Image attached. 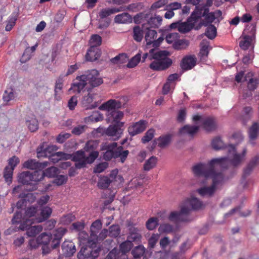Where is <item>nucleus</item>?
I'll return each mask as SVG.
<instances>
[{"mask_svg":"<svg viewBox=\"0 0 259 259\" xmlns=\"http://www.w3.org/2000/svg\"><path fill=\"white\" fill-rule=\"evenodd\" d=\"M228 156L213 158L208 163H200L193 167V171L196 176H204L211 178L212 184L210 186H203L197 190L198 193L202 197L212 196L215 191L221 186L224 182V176L221 171H217L219 168H227L229 164L236 166L244 160L247 153L244 148L241 154H237L234 146L230 145L228 147Z\"/></svg>","mask_w":259,"mask_h":259,"instance_id":"f257e3e1","label":"nucleus"},{"mask_svg":"<svg viewBox=\"0 0 259 259\" xmlns=\"http://www.w3.org/2000/svg\"><path fill=\"white\" fill-rule=\"evenodd\" d=\"M168 52L166 51H157L155 49H151L148 53H145L143 57V62L146 59L153 61L149 67L153 70L160 71L169 67L172 64V60L167 57Z\"/></svg>","mask_w":259,"mask_h":259,"instance_id":"f03ea898","label":"nucleus"},{"mask_svg":"<svg viewBox=\"0 0 259 259\" xmlns=\"http://www.w3.org/2000/svg\"><path fill=\"white\" fill-rule=\"evenodd\" d=\"M203 203L195 197L187 199L185 205L182 207L180 211L171 212L168 217L170 221L175 222H190L192 220L189 215L191 210H198L203 207Z\"/></svg>","mask_w":259,"mask_h":259,"instance_id":"7ed1b4c3","label":"nucleus"},{"mask_svg":"<svg viewBox=\"0 0 259 259\" xmlns=\"http://www.w3.org/2000/svg\"><path fill=\"white\" fill-rule=\"evenodd\" d=\"M55 150V147L53 146H49L46 148H44V145L40 146L37 149V156L38 158L48 157L49 160L54 163H57L62 159H69L71 157L70 154L62 152L52 153Z\"/></svg>","mask_w":259,"mask_h":259,"instance_id":"20e7f679","label":"nucleus"},{"mask_svg":"<svg viewBox=\"0 0 259 259\" xmlns=\"http://www.w3.org/2000/svg\"><path fill=\"white\" fill-rule=\"evenodd\" d=\"M99 156L98 151H93L86 156L84 151L78 150L74 152L71 157L75 163V167L80 169L85 167L88 164H92Z\"/></svg>","mask_w":259,"mask_h":259,"instance_id":"39448f33","label":"nucleus"},{"mask_svg":"<svg viewBox=\"0 0 259 259\" xmlns=\"http://www.w3.org/2000/svg\"><path fill=\"white\" fill-rule=\"evenodd\" d=\"M38 211V206H32L28 207L25 211V215L23 217L21 212L17 211L14 215L12 223L13 224H21L26 219L31 220L36 222V218Z\"/></svg>","mask_w":259,"mask_h":259,"instance_id":"423d86ee","label":"nucleus"},{"mask_svg":"<svg viewBox=\"0 0 259 259\" xmlns=\"http://www.w3.org/2000/svg\"><path fill=\"white\" fill-rule=\"evenodd\" d=\"M43 179L41 171L35 170L32 172L23 171L18 176V181L24 185H35L38 182Z\"/></svg>","mask_w":259,"mask_h":259,"instance_id":"0eeeda50","label":"nucleus"},{"mask_svg":"<svg viewBox=\"0 0 259 259\" xmlns=\"http://www.w3.org/2000/svg\"><path fill=\"white\" fill-rule=\"evenodd\" d=\"M250 31V35H244L242 39L239 42L240 47L246 50L251 48V50L253 51V46H252V42L255 38V25L251 24L250 26H247L244 31L243 34L247 33Z\"/></svg>","mask_w":259,"mask_h":259,"instance_id":"6e6552de","label":"nucleus"},{"mask_svg":"<svg viewBox=\"0 0 259 259\" xmlns=\"http://www.w3.org/2000/svg\"><path fill=\"white\" fill-rule=\"evenodd\" d=\"M193 120L196 123H201L202 127L207 132L213 131L217 128L215 119L212 117H204L201 115H195L193 117Z\"/></svg>","mask_w":259,"mask_h":259,"instance_id":"1a4fd4ad","label":"nucleus"},{"mask_svg":"<svg viewBox=\"0 0 259 259\" xmlns=\"http://www.w3.org/2000/svg\"><path fill=\"white\" fill-rule=\"evenodd\" d=\"M35 222L31 220L26 219L23 223L20 224L19 229L21 230H26V234L29 237H34L42 230V226L40 225L30 226Z\"/></svg>","mask_w":259,"mask_h":259,"instance_id":"9d476101","label":"nucleus"},{"mask_svg":"<svg viewBox=\"0 0 259 259\" xmlns=\"http://www.w3.org/2000/svg\"><path fill=\"white\" fill-rule=\"evenodd\" d=\"M101 149L106 150L103 155V158L106 160H110L112 158L118 157L117 144L115 142L103 143Z\"/></svg>","mask_w":259,"mask_h":259,"instance_id":"9b49d317","label":"nucleus"},{"mask_svg":"<svg viewBox=\"0 0 259 259\" xmlns=\"http://www.w3.org/2000/svg\"><path fill=\"white\" fill-rule=\"evenodd\" d=\"M198 15L197 17L195 16V13H193L191 16V18H199L201 16L204 17V19L201 22L202 25L206 26L208 24H211L215 20V17L214 13L213 12L209 13V9L206 7H203V9L201 8L200 11L197 12Z\"/></svg>","mask_w":259,"mask_h":259,"instance_id":"f8f14e48","label":"nucleus"},{"mask_svg":"<svg viewBox=\"0 0 259 259\" xmlns=\"http://www.w3.org/2000/svg\"><path fill=\"white\" fill-rule=\"evenodd\" d=\"M88 82L87 78L84 74L77 76L72 83L69 91H72L74 93H79L83 91Z\"/></svg>","mask_w":259,"mask_h":259,"instance_id":"ddd939ff","label":"nucleus"},{"mask_svg":"<svg viewBox=\"0 0 259 259\" xmlns=\"http://www.w3.org/2000/svg\"><path fill=\"white\" fill-rule=\"evenodd\" d=\"M117 169L113 170L109 176V177L107 176H104L101 178L98 183V186L101 189H107L115 179L119 177L122 178L120 176H118Z\"/></svg>","mask_w":259,"mask_h":259,"instance_id":"4468645a","label":"nucleus"},{"mask_svg":"<svg viewBox=\"0 0 259 259\" xmlns=\"http://www.w3.org/2000/svg\"><path fill=\"white\" fill-rule=\"evenodd\" d=\"M88 83L92 87H96L103 83V79L99 76V72L96 69L89 70L84 74Z\"/></svg>","mask_w":259,"mask_h":259,"instance_id":"2eb2a0df","label":"nucleus"},{"mask_svg":"<svg viewBox=\"0 0 259 259\" xmlns=\"http://www.w3.org/2000/svg\"><path fill=\"white\" fill-rule=\"evenodd\" d=\"M106 114V120L108 123L123 125V123L120 121L123 116L122 112L117 109Z\"/></svg>","mask_w":259,"mask_h":259,"instance_id":"dca6fc26","label":"nucleus"},{"mask_svg":"<svg viewBox=\"0 0 259 259\" xmlns=\"http://www.w3.org/2000/svg\"><path fill=\"white\" fill-rule=\"evenodd\" d=\"M52 213V208L48 206L39 207L36 223H40L47 220Z\"/></svg>","mask_w":259,"mask_h":259,"instance_id":"f3484780","label":"nucleus"},{"mask_svg":"<svg viewBox=\"0 0 259 259\" xmlns=\"http://www.w3.org/2000/svg\"><path fill=\"white\" fill-rule=\"evenodd\" d=\"M48 164V161L38 162L35 159H29L24 163L23 166L29 169H38L37 171H41V170L46 167Z\"/></svg>","mask_w":259,"mask_h":259,"instance_id":"a211bd4d","label":"nucleus"},{"mask_svg":"<svg viewBox=\"0 0 259 259\" xmlns=\"http://www.w3.org/2000/svg\"><path fill=\"white\" fill-rule=\"evenodd\" d=\"M121 106V103L115 100L111 99L103 103L99 107L101 110L106 111V113L117 110Z\"/></svg>","mask_w":259,"mask_h":259,"instance_id":"6ab92c4d","label":"nucleus"},{"mask_svg":"<svg viewBox=\"0 0 259 259\" xmlns=\"http://www.w3.org/2000/svg\"><path fill=\"white\" fill-rule=\"evenodd\" d=\"M146 122L140 120L128 127V132L132 136H134L143 132L146 128Z\"/></svg>","mask_w":259,"mask_h":259,"instance_id":"aec40b11","label":"nucleus"},{"mask_svg":"<svg viewBox=\"0 0 259 259\" xmlns=\"http://www.w3.org/2000/svg\"><path fill=\"white\" fill-rule=\"evenodd\" d=\"M196 64V59L194 56H187L183 59L181 67L183 70H188L194 67Z\"/></svg>","mask_w":259,"mask_h":259,"instance_id":"412c9836","label":"nucleus"},{"mask_svg":"<svg viewBox=\"0 0 259 259\" xmlns=\"http://www.w3.org/2000/svg\"><path fill=\"white\" fill-rule=\"evenodd\" d=\"M201 49L199 53V57L201 61H206L209 54V51L212 49L209 45V42L203 40L200 44Z\"/></svg>","mask_w":259,"mask_h":259,"instance_id":"4be33fe9","label":"nucleus"},{"mask_svg":"<svg viewBox=\"0 0 259 259\" xmlns=\"http://www.w3.org/2000/svg\"><path fill=\"white\" fill-rule=\"evenodd\" d=\"M101 56V51L95 46H91L85 55L87 61H94L97 60Z\"/></svg>","mask_w":259,"mask_h":259,"instance_id":"5701e85b","label":"nucleus"},{"mask_svg":"<svg viewBox=\"0 0 259 259\" xmlns=\"http://www.w3.org/2000/svg\"><path fill=\"white\" fill-rule=\"evenodd\" d=\"M248 133L250 144L254 145V141L259 134V123L254 122L249 128Z\"/></svg>","mask_w":259,"mask_h":259,"instance_id":"b1692460","label":"nucleus"},{"mask_svg":"<svg viewBox=\"0 0 259 259\" xmlns=\"http://www.w3.org/2000/svg\"><path fill=\"white\" fill-rule=\"evenodd\" d=\"M22 198V199L19 200L16 203V206L18 209H22L24 207H25L26 206L27 201L32 203L36 199L35 195L32 193H28Z\"/></svg>","mask_w":259,"mask_h":259,"instance_id":"393cba45","label":"nucleus"},{"mask_svg":"<svg viewBox=\"0 0 259 259\" xmlns=\"http://www.w3.org/2000/svg\"><path fill=\"white\" fill-rule=\"evenodd\" d=\"M122 125L119 124H112L106 130L105 134L108 136L116 137L118 138L122 133L120 127Z\"/></svg>","mask_w":259,"mask_h":259,"instance_id":"a878e982","label":"nucleus"},{"mask_svg":"<svg viewBox=\"0 0 259 259\" xmlns=\"http://www.w3.org/2000/svg\"><path fill=\"white\" fill-rule=\"evenodd\" d=\"M258 164L259 156H256L250 161L246 168L244 169L243 178L245 179L246 177L249 175L253 169Z\"/></svg>","mask_w":259,"mask_h":259,"instance_id":"bb28decb","label":"nucleus"},{"mask_svg":"<svg viewBox=\"0 0 259 259\" xmlns=\"http://www.w3.org/2000/svg\"><path fill=\"white\" fill-rule=\"evenodd\" d=\"M62 249L63 253L67 256H70L76 251L75 245L72 242L65 241L62 245Z\"/></svg>","mask_w":259,"mask_h":259,"instance_id":"cd10ccee","label":"nucleus"},{"mask_svg":"<svg viewBox=\"0 0 259 259\" xmlns=\"http://www.w3.org/2000/svg\"><path fill=\"white\" fill-rule=\"evenodd\" d=\"M252 114V108L250 106H246L243 108L240 116V120L243 125H246L247 122L251 119Z\"/></svg>","mask_w":259,"mask_h":259,"instance_id":"c85d7f7f","label":"nucleus"},{"mask_svg":"<svg viewBox=\"0 0 259 259\" xmlns=\"http://www.w3.org/2000/svg\"><path fill=\"white\" fill-rule=\"evenodd\" d=\"M114 21L116 23H130L132 22V17L128 13H123L116 15L114 18Z\"/></svg>","mask_w":259,"mask_h":259,"instance_id":"c756f323","label":"nucleus"},{"mask_svg":"<svg viewBox=\"0 0 259 259\" xmlns=\"http://www.w3.org/2000/svg\"><path fill=\"white\" fill-rule=\"evenodd\" d=\"M123 7H120L119 8H106L101 10V11L99 13V16L101 18H106L108 16L115 14L116 13L120 12L123 11Z\"/></svg>","mask_w":259,"mask_h":259,"instance_id":"7c9ffc66","label":"nucleus"},{"mask_svg":"<svg viewBox=\"0 0 259 259\" xmlns=\"http://www.w3.org/2000/svg\"><path fill=\"white\" fill-rule=\"evenodd\" d=\"M253 73L252 72H248L245 76L244 80L248 81L247 87L249 90H254L256 88L257 85L258 83V80L256 78H252Z\"/></svg>","mask_w":259,"mask_h":259,"instance_id":"2f4dec72","label":"nucleus"},{"mask_svg":"<svg viewBox=\"0 0 259 259\" xmlns=\"http://www.w3.org/2000/svg\"><path fill=\"white\" fill-rule=\"evenodd\" d=\"M26 124L31 132H34L38 128V122L34 115H32L26 119Z\"/></svg>","mask_w":259,"mask_h":259,"instance_id":"473e14b6","label":"nucleus"},{"mask_svg":"<svg viewBox=\"0 0 259 259\" xmlns=\"http://www.w3.org/2000/svg\"><path fill=\"white\" fill-rule=\"evenodd\" d=\"M194 26V24L190 22V19L186 22H179L178 31L181 33H185L191 31L193 28Z\"/></svg>","mask_w":259,"mask_h":259,"instance_id":"72a5a7b5","label":"nucleus"},{"mask_svg":"<svg viewBox=\"0 0 259 259\" xmlns=\"http://www.w3.org/2000/svg\"><path fill=\"white\" fill-rule=\"evenodd\" d=\"M162 21V17L155 15L153 17H149L147 22L148 26L151 28H158L161 25Z\"/></svg>","mask_w":259,"mask_h":259,"instance_id":"f704fd0d","label":"nucleus"},{"mask_svg":"<svg viewBox=\"0 0 259 259\" xmlns=\"http://www.w3.org/2000/svg\"><path fill=\"white\" fill-rule=\"evenodd\" d=\"M94 98V95L90 93L83 97L82 103L87 106V109H94L97 107L96 102L92 104L93 102Z\"/></svg>","mask_w":259,"mask_h":259,"instance_id":"c9c22d12","label":"nucleus"},{"mask_svg":"<svg viewBox=\"0 0 259 259\" xmlns=\"http://www.w3.org/2000/svg\"><path fill=\"white\" fill-rule=\"evenodd\" d=\"M199 128V126L186 125L180 130V133L181 134H187L193 136L198 132Z\"/></svg>","mask_w":259,"mask_h":259,"instance_id":"e433bc0d","label":"nucleus"},{"mask_svg":"<svg viewBox=\"0 0 259 259\" xmlns=\"http://www.w3.org/2000/svg\"><path fill=\"white\" fill-rule=\"evenodd\" d=\"M141 235L139 232V230L135 228L132 227L130 229L129 234L127 236L128 240H130L131 242L133 241H139L140 240Z\"/></svg>","mask_w":259,"mask_h":259,"instance_id":"4c0bfd02","label":"nucleus"},{"mask_svg":"<svg viewBox=\"0 0 259 259\" xmlns=\"http://www.w3.org/2000/svg\"><path fill=\"white\" fill-rule=\"evenodd\" d=\"M171 136L170 135H166L160 136L155 140L158 146L163 148L168 145L171 141Z\"/></svg>","mask_w":259,"mask_h":259,"instance_id":"58836bf2","label":"nucleus"},{"mask_svg":"<svg viewBox=\"0 0 259 259\" xmlns=\"http://www.w3.org/2000/svg\"><path fill=\"white\" fill-rule=\"evenodd\" d=\"M102 227V223L100 220H97L94 221L92 224L90 228L91 231V237L97 236L99 232V231Z\"/></svg>","mask_w":259,"mask_h":259,"instance_id":"ea45409f","label":"nucleus"},{"mask_svg":"<svg viewBox=\"0 0 259 259\" xmlns=\"http://www.w3.org/2000/svg\"><path fill=\"white\" fill-rule=\"evenodd\" d=\"M157 35V32L154 30L148 29L145 34V38L147 46L152 45Z\"/></svg>","mask_w":259,"mask_h":259,"instance_id":"a19ab883","label":"nucleus"},{"mask_svg":"<svg viewBox=\"0 0 259 259\" xmlns=\"http://www.w3.org/2000/svg\"><path fill=\"white\" fill-rule=\"evenodd\" d=\"M150 14L148 13H140L137 14L134 17V20L136 24L142 23L143 25H145L147 20L148 19Z\"/></svg>","mask_w":259,"mask_h":259,"instance_id":"79ce46f5","label":"nucleus"},{"mask_svg":"<svg viewBox=\"0 0 259 259\" xmlns=\"http://www.w3.org/2000/svg\"><path fill=\"white\" fill-rule=\"evenodd\" d=\"M91 246L82 247L78 253L77 257L79 259H86L91 257Z\"/></svg>","mask_w":259,"mask_h":259,"instance_id":"37998d69","label":"nucleus"},{"mask_svg":"<svg viewBox=\"0 0 259 259\" xmlns=\"http://www.w3.org/2000/svg\"><path fill=\"white\" fill-rule=\"evenodd\" d=\"M52 235L50 233H42L36 239L38 244L47 245L50 242Z\"/></svg>","mask_w":259,"mask_h":259,"instance_id":"c03bdc74","label":"nucleus"},{"mask_svg":"<svg viewBox=\"0 0 259 259\" xmlns=\"http://www.w3.org/2000/svg\"><path fill=\"white\" fill-rule=\"evenodd\" d=\"M233 214H236L237 215L240 217H246L250 214V211L247 210L245 212H242L240 210V207H236L231 210L228 213H226L225 217L227 218Z\"/></svg>","mask_w":259,"mask_h":259,"instance_id":"a18cd8bd","label":"nucleus"},{"mask_svg":"<svg viewBox=\"0 0 259 259\" xmlns=\"http://www.w3.org/2000/svg\"><path fill=\"white\" fill-rule=\"evenodd\" d=\"M133 38L137 42H141L143 38V31L139 26H136L133 29Z\"/></svg>","mask_w":259,"mask_h":259,"instance_id":"49530a36","label":"nucleus"},{"mask_svg":"<svg viewBox=\"0 0 259 259\" xmlns=\"http://www.w3.org/2000/svg\"><path fill=\"white\" fill-rule=\"evenodd\" d=\"M109 235L108 231L107 229H104L102 230L101 232L98 234H97V236H92L91 238L93 240V244H95L96 242L100 241L103 240L104 239L106 238V237Z\"/></svg>","mask_w":259,"mask_h":259,"instance_id":"de8ad7c7","label":"nucleus"},{"mask_svg":"<svg viewBox=\"0 0 259 259\" xmlns=\"http://www.w3.org/2000/svg\"><path fill=\"white\" fill-rule=\"evenodd\" d=\"M98 146V142L97 141L90 140L85 145L84 150L86 152H89L90 153L93 151H96L95 150Z\"/></svg>","mask_w":259,"mask_h":259,"instance_id":"09e8293b","label":"nucleus"},{"mask_svg":"<svg viewBox=\"0 0 259 259\" xmlns=\"http://www.w3.org/2000/svg\"><path fill=\"white\" fill-rule=\"evenodd\" d=\"M43 178L46 176L49 178L55 177L58 173V169L54 166H51L46 169L44 171H42Z\"/></svg>","mask_w":259,"mask_h":259,"instance_id":"8fccbe9b","label":"nucleus"},{"mask_svg":"<svg viewBox=\"0 0 259 259\" xmlns=\"http://www.w3.org/2000/svg\"><path fill=\"white\" fill-rule=\"evenodd\" d=\"M205 35L210 39H213L217 35V29L212 24L209 25L205 30Z\"/></svg>","mask_w":259,"mask_h":259,"instance_id":"3c124183","label":"nucleus"},{"mask_svg":"<svg viewBox=\"0 0 259 259\" xmlns=\"http://www.w3.org/2000/svg\"><path fill=\"white\" fill-rule=\"evenodd\" d=\"M13 171V168H10L9 166H7L4 169V177L8 185L11 184L12 182Z\"/></svg>","mask_w":259,"mask_h":259,"instance_id":"603ef678","label":"nucleus"},{"mask_svg":"<svg viewBox=\"0 0 259 259\" xmlns=\"http://www.w3.org/2000/svg\"><path fill=\"white\" fill-rule=\"evenodd\" d=\"M133 246V244L130 240H127L121 243L119 245V251L121 253H127L128 252L132 247Z\"/></svg>","mask_w":259,"mask_h":259,"instance_id":"864d4df0","label":"nucleus"},{"mask_svg":"<svg viewBox=\"0 0 259 259\" xmlns=\"http://www.w3.org/2000/svg\"><path fill=\"white\" fill-rule=\"evenodd\" d=\"M156 163L157 158L155 156H151L145 162L144 165V169L149 171L156 165Z\"/></svg>","mask_w":259,"mask_h":259,"instance_id":"5fc2aeb1","label":"nucleus"},{"mask_svg":"<svg viewBox=\"0 0 259 259\" xmlns=\"http://www.w3.org/2000/svg\"><path fill=\"white\" fill-rule=\"evenodd\" d=\"M145 252V248L142 245H139L135 247L132 251V253L133 257L137 258H141V257L144 254Z\"/></svg>","mask_w":259,"mask_h":259,"instance_id":"6e6d98bb","label":"nucleus"},{"mask_svg":"<svg viewBox=\"0 0 259 259\" xmlns=\"http://www.w3.org/2000/svg\"><path fill=\"white\" fill-rule=\"evenodd\" d=\"M189 45V42L185 39H177L173 44L174 48L176 50L185 49Z\"/></svg>","mask_w":259,"mask_h":259,"instance_id":"4d7b16f0","label":"nucleus"},{"mask_svg":"<svg viewBox=\"0 0 259 259\" xmlns=\"http://www.w3.org/2000/svg\"><path fill=\"white\" fill-rule=\"evenodd\" d=\"M141 54L138 53L132 58H131V59L128 61L127 64L126 65L127 67L129 68L135 67L139 63L140 61L141 60Z\"/></svg>","mask_w":259,"mask_h":259,"instance_id":"13d9d810","label":"nucleus"},{"mask_svg":"<svg viewBox=\"0 0 259 259\" xmlns=\"http://www.w3.org/2000/svg\"><path fill=\"white\" fill-rule=\"evenodd\" d=\"M17 20V16L16 15L10 16L9 17L7 21V24L5 27L6 31H10L11 30L13 27L15 25Z\"/></svg>","mask_w":259,"mask_h":259,"instance_id":"bf43d9fd","label":"nucleus"},{"mask_svg":"<svg viewBox=\"0 0 259 259\" xmlns=\"http://www.w3.org/2000/svg\"><path fill=\"white\" fill-rule=\"evenodd\" d=\"M158 220L157 218H151L148 220L146 226L149 230H153L156 228L158 225Z\"/></svg>","mask_w":259,"mask_h":259,"instance_id":"052dcab7","label":"nucleus"},{"mask_svg":"<svg viewBox=\"0 0 259 259\" xmlns=\"http://www.w3.org/2000/svg\"><path fill=\"white\" fill-rule=\"evenodd\" d=\"M173 230V226L167 223L161 224L158 228V231L160 233H169L172 232Z\"/></svg>","mask_w":259,"mask_h":259,"instance_id":"680f3d73","label":"nucleus"},{"mask_svg":"<svg viewBox=\"0 0 259 259\" xmlns=\"http://www.w3.org/2000/svg\"><path fill=\"white\" fill-rule=\"evenodd\" d=\"M109 236L111 237L115 238L117 237L120 233V229L118 225H113L109 228L108 231Z\"/></svg>","mask_w":259,"mask_h":259,"instance_id":"e2e57ef3","label":"nucleus"},{"mask_svg":"<svg viewBox=\"0 0 259 259\" xmlns=\"http://www.w3.org/2000/svg\"><path fill=\"white\" fill-rule=\"evenodd\" d=\"M127 56L125 54H120L111 59V62L114 64H122L126 61Z\"/></svg>","mask_w":259,"mask_h":259,"instance_id":"0e129e2a","label":"nucleus"},{"mask_svg":"<svg viewBox=\"0 0 259 259\" xmlns=\"http://www.w3.org/2000/svg\"><path fill=\"white\" fill-rule=\"evenodd\" d=\"M14 98L15 94L12 89L9 88L5 91L3 95V100L5 102H8L14 99Z\"/></svg>","mask_w":259,"mask_h":259,"instance_id":"69168bd1","label":"nucleus"},{"mask_svg":"<svg viewBox=\"0 0 259 259\" xmlns=\"http://www.w3.org/2000/svg\"><path fill=\"white\" fill-rule=\"evenodd\" d=\"M211 145L213 149L220 150L224 148V144L223 142L219 137L214 138L211 142Z\"/></svg>","mask_w":259,"mask_h":259,"instance_id":"338daca9","label":"nucleus"},{"mask_svg":"<svg viewBox=\"0 0 259 259\" xmlns=\"http://www.w3.org/2000/svg\"><path fill=\"white\" fill-rule=\"evenodd\" d=\"M155 130L153 128H150L145 134V135L142 138V142L143 143H146L149 142L153 138L154 135Z\"/></svg>","mask_w":259,"mask_h":259,"instance_id":"774afa93","label":"nucleus"}]
</instances>
